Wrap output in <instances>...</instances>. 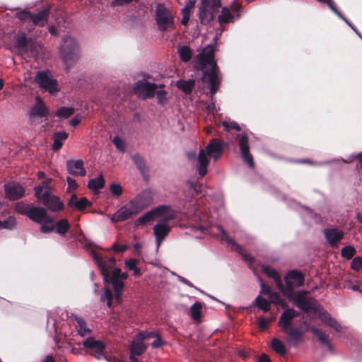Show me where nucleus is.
I'll use <instances>...</instances> for the list:
<instances>
[{
  "label": "nucleus",
  "instance_id": "1",
  "mask_svg": "<svg viewBox=\"0 0 362 362\" xmlns=\"http://www.w3.org/2000/svg\"><path fill=\"white\" fill-rule=\"evenodd\" d=\"M216 51L215 45H207L205 46V88L209 90L211 94V103L205 106V122L214 118L219 115V107H216V98L214 96L218 90L223 80V76L214 59Z\"/></svg>",
  "mask_w": 362,
  "mask_h": 362
},
{
  "label": "nucleus",
  "instance_id": "2",
  "mask_svg": "<svg viewBox=\"0 0 362 362\" xmlns=\"http://www.w3.org/2000/svg\"><path fill=\"white\" fill-rule=\"evenodd\" d=\"M175 216V212L170 206L160 205L140 216L138 221L141 224H144L153 219L160 218L153 228L156 248L158 249L165 238L170 231L171 228L168 221L174 219Z\"/></svg>",
  "mask_w": 362,
  "mask_h": 362
},
{
  "label": "nucleus",
  "instance_id": "3",
  "mask_svg": "<svg viewBox=\"0 0 362 362\" xmlns=\"http://www.w3.org/2000/svg\"><path fill=\"white\" fill-rule=\"evenodd\" d=\"M16 52L21 57H36L39 54L40 45L34 40L27 38L24 33L17 35L16 42Z\"/></svg>",
  "mask_w": 362,
  "mask_h": 362
},
{
  "label": "nucleus",
  "instance_id": "4",
  "mask_svg": "<svg viewBox=\"0 0 362 362\" xmlns=\"http://www.w3.org/2000/svg\"><path fill=\"white\" fill-rule=\"evenodd\" d=\"M60 57L63 62L69 65L75 62L80 56L78 44L71 35H66L59 46Z\"/></svg>",
  "mask_w": 362,
  "mask_h": 362
},
{
  "label": "nucleus",
  "instance_id": "5",
  "mask_svg": "<svg viewBox=\"0 0 362 362\" xmlns=\"http://www.w3.org/2000/svg\"><path fill=\"white\" fill-rule=\"evenodd\" d=\"M285 285L281 282L280 291L284 295L296 293V288L302 286L305 282V275L298 270L289 271L284 277Z\"/></svg>",
  "mask_w": 362,
  "mask_h": 362
},
{
  "label": "nucleus",
  "instance_id": "6",
  "mask_svg": "<svg viewBox=\"0 0 362 362\" xmlns=\"http://www.w3.org/2000/svg\"><path fill=\"white\" fill-rule=\"evenodd\" d=\"M155 21L158 29L164 32L175 27L174 17L169 9L163 4H158L155 11Z\"/></svg>",
  "mask_w": 362,
  "mask_h": 362
},
{
  "label": "nucleus",
  "instance_id": "7",
  "mask_svg": "<svg viewBox=\"0 0 362 362\" xmlns=\"http://www.w3.org/2000/svg\"><path fill=\"white\" fill-rule=\"evenodd\" d=\"M308 291L300 290L297 291L296 293H291L286 296L289 300L293 301L295 305L301 310L303 313H308L310 311H315L316 308L313 304L315 301L311 298H307L306 296Z\"/></svg>",
  "mask_w": 362,
  "mask_h": 362
},
{
  "label": "nucleus",
  "instance_id": "8",
  "mask_svg": "<svg viewBox=\"0 0 362 362\" xmlns=\"http://www.w3.org/2000/svg\"><path fill=\"white\" fill-rule=\"evenodd\" d=\"M139 213H141L140 211L131 199L114 213L110 220L112 223L122 222L133 218Z\"/></svg>",
  "mask_w": 362,
  "mask_h": 362
},
{
  "label": "nucleus",
  "instance_id": "9",
  "mask_svg": "<svg viewBox=\"0 0 362 362\" xmlns=\"http://www.w3.org/2000/svg\"><path fill=\"white\" fill-rule=\"evenodd\" d=\"M223 153V144L218 139H211L205 146V175L207 173V166L209 159L212 158L214 161L218 160Z\"/></svg>",
  "mask_w": 362,
  "mask_h": 362
},
{
  "label": "nucleus",
  "instance_id": "10",
  "mask_svg": "<svg viewBox=\"0 0 362 362\" xmlns=\"http://www.w3.org/2000/svg\"><path fill=\"white\" fill-rule=\"evenodd\" d=\"M83 349L88 350V352L98 360L105 358L107 361L109 360L105 357L104 351L105 346L100 340H97L94 337H87L83 342Z\"/></svg>",
  "mask_w": 362,
  "mask_h": 362
},
{
  "label": "nucleus",
  "instance_id": "11",
  "mask_svg": "<svg viewBox=\"0 0 362 362\" xmlns=\"http://www.w3.org/2000/svg\"><path fill=\"white\" fill-rule=\"evenodd\" d=\"M158 86L151 83L146 78L139 80L134 87V90L140 98L143 99L152 98L155 96L156 90Z\"/></svg>",
  "mask_w": 362,
  "mask_h": 362
},
{
  "label": "nucleus",
  "instance_id": "12",
  "mask_svg": "<svg viewBox=\"0 0 362 362\" xmlns=\"http://www.w3.org/2000/svg\"><path fill=\"white\" fill-rule=\"evenodd\" d=\"M216 228L219 231L218 236L221 241H225L227 244L230 245L231 249L239 253L245 261L254 262V258L250 254L246 253L243 247L231 238L222 226H217Z\"/></svg>",
  "mask_w": 362,
  "mask_h": 362
},
{
  "label": "nucleus",
  "instance_id": "13",
  "mask_svg": "<svg viewBox=\"0 0 362 362\" xmlns=\"http://www.w3.org/2000/svg\"><path fill=\"white\" fill-rule=\"evenodd\" d=\"M16 212L28 216L33 221H39L40 216L43 212V207L28 204L23 202H17L15 204Z\"/></svg>",
  "mask_w": 362,
  "mask_h": 362
},
{
  "label": "nucleus",
  "instance_id": "14",
  "mask_svg": "<svg viewBox=\"0 0 362 362\" xmlns=\"http://www.w3.org/2000/svg\"><path fill=\"white\" fill-rule=\"evenodd\" d=\"M35 81L39 84L40 87L50 93L57 91V82L53 79L51 74L48 71H40L35 76Z\"/></svg>",
  "mask_w": 362,
  "mask_h": 362
},
{
  "label": "nucleus",
  "instance_id": "15",
  "mask_svg": "<svg viewBox=\"0 0 362 362\" xmlns=\"http://www.w3.org/2000/svg\"><path fill=\"white\" fill-rule=\"evenodd\" d=\"M93 258L100 269L104 280H107L115 267V259L110 257L106 260L101 259L99 256L92 251Z\"/></svg>",
  "mask_w": 362,
  "mask_h": 362
},
{
  "label": "nucleus",
  "instance_id": "16",
  "mask_svg": "<svg viewBox=\"0 0 362 362\" xmlns=\"http://www.w3.org/2000/svg\"><path fill=\"white\" fill-rule=\"evenodd\" d=\"M153 200V192L150 189H146L136 195L132 201L141 212L151 204Z\"/></svg>",
  "mask_w": 362,
  "mask_h": 362
},
{
  "label": "nucleus",
  "instance_id": "17",
  "mask_svg": "<svg viewBox=\"0 0 362 362\" xmlns=\"http://www.w3.org/2000/svg\"><path fill=\"white\" fill-rule=\"evenodd\" d=\"M286 310L281 313L278 325L281 327V331H286V329L293 327V320L299 315V313L293 308H285Z\"/></svg>",
  "mask_w": 362,
  "mask_h": 362
},
{
  "label": "nucleus",
  "instance_id": "18",
  "mask_svg": "<svg viewBox=\"0 0 362 362\" xmlns=\"http://www.w3.org/2000/svg\"><path fill=\"white\" fill-rule=\"evenodd\" d=\"M239 140V146L240 148L241 156L244 161L251 168L254 167V160L252 154L250 153V147L248 142V136L246 134H241Z\"/></svg>",
  "mask_w": 362,
  "mask_h": 362
},
{
  "label": "nucleus",
  "instance_id": "19",
  "mask_svg": "<svg viewBox=\"0 0 362 362\" xmlns=\"http://www.w3.org/2000/svg\"><path fill=\"white\" fill-rule=\"evenodd\" d=\"M4 188L6 196L10 200H17L21 198L25 194L23 187L17 182L5 184Z\"/></svg>",
  "mask_w": 362,
  "mask_h": 362
},
{
  "label": "nucleus",
  "instance_id": "20",
  "mask_svg": "<svg viewBox=\"0 0 362 362\" xmlns=\"http://www.w3.org/2000/svg\"><path fill=\"white\" fill-rule=\"evenodd\" d=\"M188 160L192 165H196L198 169L199 174L204 175V148H200L199 154L197 155L195 151H189L187 153Z\"/></svg>",
  "mask_w": 362,
  "mask_h": 362
},
{
  "label": "nucleus",
  "instance_id": "21",
  "mask_svg": "<svg viewBox=\"0 0 362 362\" xmlns=\"http://www.w3.org/2000/svg\"><path fill=\"white\" fill-rule=\"evenodd\" d=\"M29 114L33 119L43 118L48 115L49 111L40 97L35 98V105L30 108Z\"/></svg>",
  "mask_w": 362,
  "mask_h": 362
},
{
  "label": "nucleus",
  "instance_id": "22",
  "mask_svg": "<svg viewBox=\"0 0 362 362\" xmlns=\"http://www.w3.org/2000/svg\"><path fill=\"white\" fill-rule=\"evenodd\" d=\"M66 167L67 172L74 176H84L86 175V171L82 160H69L66 161Z\"/></svg>",
  "mask_w": 362,
  "mask_h": 362
},
{
  "label": "nucleus",
  "instance_id": "23",
  "mask_svg": "<svg viewBox=\"0 0 362 362\" xmlns=\"http://www.w3.org/2000/svg\"><path fill=\"white\" fill-rule=\"evenodd\" d=\"M39 216L40 221L35 222L41 225L40 231L44 233L52 232L54 230V221L52 218L47 214L45 208L43 207V212Z\"/></svg>",
  "mask_w": 362,
  "mask_h": 362
},
{
  "label": "nucleus",
  "instance_id": "24",
  "mask_svg": "<svg viewBox=\"0 0 362 362\" xmlns=\"http://www.w3.org/2000/svg\"><path fill=\"white\" fill-rule=\"evenodd\" d=\"M51 179L35 187V194L37 202L42 203L52 195L50 192L51 187L49 185Z\"/></svg>",
  "mask_w": 362,
  "mask_h": 362
},
{
  "label": "nucleus",
  "instance_id": "25",
  "mask_svg": "<svg viewBox=\"0 0 362 362\" xmlns=\"http://www.w3.org/2000/svg\"><path fill=\"white\" fill-rule=\"evenodd\" d=\"M105 281H111L114 291L115 292V298L116 301L119 303L122 298V294L123 292V288L124 284L123 281L119 279L117 276H114V274L111 273V275L109 276L107 280H105Z\"/></svg>",
  "mask_w": 362,
  "mask_h": 362
},
{
  "label": "nucleus",
  "instance_id": "26",
  "mask_svg": "<svg viewBox=\"0 0 362 362\" xmlns=\"http://www.w3.org/2000/svg\"><path fill=\"white\" fill-rule=\"evenodd\" d=\"M42 204L46 206V209L51 211H59L64 209V204L60 199L53 194L46 199Z\"/></svg>",
  "mask_w": 362,
  "mask_h": 362
},
{
  "label": "nucleus",
  "instance_id": "27",
  "mask_svg": "<svg viewBox=\"0 0 362 362\" xmlns=\"http://www.w3.org/2000/svg\"><path fill=\"white\" fill-rule=\"evenodd\" d=\"M72 318L76 322L75 328L78 335L85 337L92 332V328L87 325L86 322L82 317L73 315Z\"/></svg>",
  "mask_w": 362,
  "mask_h": 362
},
{
  "label": "nucleus",
  "instance_id": "28",
  "mask_svg": "<svg viewBox=\"0 0 362 362\" xmlns=\"http://www.w3.org/2000/svg\"><path fill=\"white\" fill-rule=\"evenodd\" d=\"M324 235L331 245H335L344 238V232L337 228H326Z\"/></svg>",
  "mask_w": 362,
  "mask_h": 362
},
{
  "label": "nucleus",
  "instance_id": "29",
  "mask_svg": "<svg viewBox=\"0 0 362 362\" xmlns=\"http://www.w3.org/2000/svg\"><path fill=\"white\" fill-rule=\"evenodd\" d=\"M91 203L86 198L82 197L78 199L76 194H73L69 200L68 205L72 209H76L82 211L88 206H90Z\"/></svg>",
  "mask_w": 362,
  "mask_h": 362
},
{
  "label": "nucleus",
  "instance_id": "30",
  "mask_svg": "<svg viewBox=\"0 0 362 362\" xmlns=\"http://www.w3.org/2000/svg\"><path fill=\"white\" fill-rule=\"evenodd\" d=\"M320 317L322 320V322L325 325L329 326L333 328L336 332H339L341 331V325L333 318L329 313L326 311L322 312L320 314Z\"/></svg>",
  "mask_w": 362,
  "mask_h": 362
},
{
  "label": "nucleus",
  "instance_id": "31",
  "mask_svg": "<svg viewBox=\"0 0 362 362\" xmlns=\"http://www.w3.org/2000/svg\"><path fill=\"white\" fill-rule=\"evenodd\" d=\"M187 185L189 187V194L192 197L197 199L202 198V186L199 184L196 179L192 178L187 181Z\"/></svg>",
  "mask_w": 362,
  "mask_h": 362
},
{
  "label": "nucleus",
  "instance_id": "32",
  "mask_svg": "<svg viewBox=\"0 0 362 362\" xmlns=\"http://www.w3.org/2000/svg\"><path fill=\"white\" fill-rule=\"evenodd\" d=\"M49 8L40 11L37 14H32L31 22L33 25L43 26L48 19Z\"/></svg>",
  "mask_w": 362,
  "mask_h": 362
},
{
  "label": "nucleus",
  "instance_id": "33",
  "mask_svg": "<svg viewBox=\"0 0 362 362\" xmlns=\"http://www.w3.org/2000/svg\"><path fill=\"white\" fill-rule=\"evenodd\" d=\"M312 333L317 337L322 345L326 346L330 351H333V346L329 339V335L324 333L321 329L317 327L311 328Z\"/></svg>",
  "mask_w": 362,
  "mask_h": 362
},
{
  "label": "nucleus",
  "instance_id": "34",
  "mask_svg": "<svg viewBox=\"0 0 362 362\" xmlns=\"http://www.w3.org/2000/svg\"><path fill=\"white\" fill-rule=\"evenodd\" d=\"M205 2V18H207V13L210 12L211 19H214V13L218 11L221 7V0H204Z\"/></svg>",
  "mask_w": 362,
  "mask_h": 362
},
{
  "label": "nucleus",
  "instance_id": "35",
  "mask_svg": "<svg viewBox=\"0 0 362 362\" xmlns=\"http://www.w3.org/2000/svg\"><path fill=\"white\" fill-rule=\"evenodd\" d=\"M146 344L135 338L129 346L130 354L140 356L146 351Z\"/></svg>",
  "mask_w": 362,
  "mask_h": 362
},
{
  "label": "nucleus",
  "instance_id": "36",
  "mask_svg": "<svg viewBox=\"0 0 362 362\" xmlns=\"http://www.w3.org/2000/svg\"><path fill=\"white\" fill-rule=\"evenodd\" d=\"M262 271L269 277H271L274 280L276 287L280 290L281 287V279L279 273L274 269L264 264L262 265Z\"/></svg>",
  "mask_w": 362,
  "mask_h": 362
},
{
  "label": "nucleus",
  "instance_id": "37",
  "mask_svg": "<svg viewBox=\"0 0 362 362\" xmlns=\"http://www.w3.org/2000/svg\"><path fill=\"white\" fill-rule=\"evenodd\" d=\"M52 138V149L54 151H57L62 146L63 141L68 138V134L65 132H55Z\"/></svg>",
  "mask_w": 362,
  "mask_h": 362
},
{
  "label": "nucleus",
  "instance_id": "38",
  "mask_svg": "<svg viewBox=\"0 0 362 362\" xmlns=\"http://www.w3.org/2000/svg\"><path fill=\"white\" fill-rule=\"evenodd\" d=\"M177 86L186 94H189L195 86V81L194 79H189L187 81L180 79L177 81Z\"/></svg>",
  "mask_w": 362,
  "mask_h": 362
},
{
  "label": "nucleus",
  "instance_id": "39",
  "mask_svg": "<svg viewBox=\"0 0 362 362\" xmlns=\"http://www.w3.org/2000/svg\"><path fill=\"white\" fill-rule=\"evenodd\" d=\"M286 334L288 338L293 341H299L302 339L303 332L297 327H291V328L286 329V331H282Z\"/></svg>",
  "mask_w": 362,
  "mask_h": 362
},
{
  "label": "nucleus",
  "instance_id": "40",
  "mask_svg": "<svg viewBox=\"0 0 362 362\" xmlns=\"http://www.w3.org/2000/svg\"><path fill=\"white\" fill-rule=\"evenodd\" d=\"M271 347L279 356H284L287 353L284 344L277 338H274L271 341Z\"/></svg>",
  "mask_w": 362,
  "mask_h": 362
},
{
  "label": "nucleus",
  "instance_id": "41",
  "mask_svg": "<svg viewBox=\"0 0 362 362\" xmlns=\"http://www.w3.org/2000/svg\"><path fill=\"white\" fill-rule=\"evenodd\" d=\"M54 226L57 233L62 236L65 235L70 228L69 223L66 219H62L59 221H57Z\"/></svg>",
  "mask_w": 362,
  "mask_h": 362
},
{
  "label": "nucleus",
  "instance_id": "42",
  "mask_svg": "<svg viewBox=\"0 0 362 362\" xmlns=\"http://www.w3.org/2000/svg\"><path fill=\"white\" fill-rule=\"evenodd\" d=\"M254 305H255L259 309L263 310L264 312H268L271 309V302L261 296H258L256 297Z\"/></svg>",
  "mask_w": 362,
  "mask_h": 362
},
{
  "label": "nucleus",
  "instance_id": "43",
  "mask_svg": "<svg viewBox=\"0 0 362 362\" xmlns=\"http://www.w3.org/2000/svg\"><path fill=\"white\" fill-rule=\"evenodd\" d=\"M194 67L202 72L201 78H204V49L199 50V54L193 60Z\"/></svg>",
  "mask_w": 362,
  "mask_h": 362
},
{
  "label": "nucleus",
  "instance_id": "44",
  "mask_svg": "<svg viewBox=\"0 0 362 362\" xmlns=\"http://www.w3.org/2000/svg\"><path fill=\"white\" fill-rule=\"evenodd\" d=\"M177 52L182 62H187L191 59L192 52L191 49L188 46H178Z\"/></svg>",
  "mask_w": 362,
  "mask_h": 362
},
{
  "label": "nucleus",
  "instance_id": "45",
  "mask_svg": "<svg viewBox=\"0 0 362 362\" xmlns=\"http://www.w3.org/2000/svg\"><path fill=\"white\" fill-rule=\"evenodd\" d=\"M202 307V305L200 303H195L190 308L191 317L194 321L198 323L201 321L202 314L200 310Z\"/></svg>",
  "mask_w": 362,
  "mask_h": 362
},
{
  "label": "nucleus",
  "instance_id": "46",
  "mask_svg": "<svg viewBox=\"0 0 362 362\" xmlns=\"http://www.w3.org/2000/svg\"><path fill=\"white\" fill-rule=\"evenodd\" d=\"M105 185V180L102 175L98 177L91 179L88 184L89 189L93 190H98L102 189Z\"/></svg>",
  "mask_w": 362,
  "mask_h": 362
},
{
  "label": "nucleus",
  "instance_id": "47",
  "mask_svg": "<svg viewBox=\"0 0 362 362\" xmlns=\"http://www.w3.org/2000/svg\"><path fill=\"white\" fill-rule=\"evenodd\" d=\"M233 16L227 7L222 8L221 14L218 15V21L220 23H227L233 21Z\"/></svg>",
  "mask_w": 362,
  "mask_h": 362
},
{
  "label": "nucleus",
  "instance_id": "48",
  "mask_svg": "<svg viewBox=\"0 0 362 362\" xmlns=\"http://www.w3.org/2000/svg\"><path fill=\"white\" fill-rule=\"evenodd\" d=\"M269 301L271 303H274L276 305H281L282 308H285L287 307V303L285 302L284 299L281 298L280 295L277 292L273 291L269 296Z\"/></svg>",
  "mask_w": 362,
  "mask_h": 362
},
{
  "label": "nucleus",
  "instance_id": "49",
  "mask_svg": "<svg viewBox=\"0 0 362 362\" xmlns=\"http://www.w3.org/2000/svg\"><path fill=\"white\" fill-rule=\"evenodd\" d=\"M189 234L195 238H202L204 234V226L202 224L191 226L189 227Z\"/></svg>",
  "mask_w": 362,
  "mask_h": 362
},
{
  "label": "nucleus",
  "instance_id": "50",
  "mask_svg": "<svg viewBox=\"0 0 362 362\" xmlns=\"http://www.w3.org/2000/svg\"><path fill=\"white\" fill-rule=\"evenodd\" d=\"M158 86L159 89H157L156 90L155 95H156V98L158 99V103L159 104L163 105L167 101V97H166L167 92L163 89V88H164L163 84H160Z\"/></svg>",
  "mask_w": 362,
  "mask_h": 362
},
{
  "label": "nucleus",
  "instance_id": "51",
  "mask_svg": "<svg viewBox=\"0 0 362 362\" xmlns=\"http://www.w3.org/2000/svg\"><path fill=\"white\" fill-rule=\"evenodd\" d=\"M74 108L67 107H61L56 112V115L62 119H66L74 113Z\"/></svg>",
  "mask_w": 362,
  "mask_h": 362
},
{
  "label": "nucleus",
  "instance_id": "52",
  "mask_svg": "<svg viewBox=\"0 0 362 362\" xmlns=\"http://www.w3.org/2000/svg\"><path fill=\"white\" fill-rule=\"evenodd\" d=\"M16 218L14 216H9L6 220L0 221V229L12 230L16 226Z\"/></svg>",
  "mask_w": 362,
  "mask_h": 362
},
{
  "label": "nucleus",
  "instance_id": "53",
  "mask_svg": "<svg viewBox=\"0 0 362 362\" xmlns=\"http://www.w3.org/2000/svg\"><path fill=\"white\" fill-rule=\"evenodd\" d=\"M126 267L129 269L134 272V274L135 276L141 275V270L137 267L138 261L136 259H130L129 260L125 261Z\"/></svg>",
  "mask_w": 362,
  "mask_h": 362
},
{
  "label": "nucleus",
  "instance_id": "54",
  "mask_svg": "<svg viewBox=\"0 0 362 362\" xmlns=\"http://www.w3.org/2000/svg\"><path fill=\"white\" fill-rule=\"evenodd\" d=\"M341 253L343 257L351 259L356 254V250L353 246L348 245L341 249Z\"/></svg>",
  "mask_w": 362,
  "mask_h": 362
},
{
  "label": "nucleus",
  "instance_id": "55",
  "mask_svg": "<svg viewBox=\"0 0 362 362\" xmlns=\"http://www.w3.org/2000/svg\"><path fill=\"white\" fill-rule=\"evenodd\" d=\"M112 298H113V296H112V291L109 288H105L103 293L100 296V300L102 301L106 300L107 305L108 307H111Z\"/></svg>",
  "mask_w": 362,
  "mask_h": 362
},
{
  "label": "nucleus",
  "instance_id": "56",
  "mask_svg": "<svg viewBox=\"0 0 362 362\" xmlns=\"http://www.w3.org/2000/svg\"><path fill=\"white\" fill-rule=\"evenodd\" d=\"M258 320V327L262 331H265L269 328V325L271 323L272 320H274L273 318L271 320L267 319L263 316H260L257 319Z\"/></svg>",
  "mask_w": 362,
  "mask_h": 362
},
{
  "label": "nucleus",
  "instance_id": "57",
  "mask_svg": "<svg viewBox=\"0 0 362 362\" xmlns=\"http://www.w3.org/2000/svg\"><path fill=\"white\" fill-rule=\"evenodd\" d=\"M110 191L112 196L118 197L122 194L123 189L121 185L112 183L110 185Z\"/></svg>",
  "mask_w": 362,
  "mask_h": 362
},
{
  "label": "nucleus",
  "instance_id": "58",
  "mask_svg": "<svg viewBox=\"0 0 362 362\" xmlns=\"http://www.w3.org/2000/svg\"><path fill=\"white\" fill-rule=\"evenodd\" d=\"M222 125L224 127V130L227 132H228L230 129H235L237 131L241 130L240 125L234 121H224L222 122Z\"/></svg>",
  "mask_w": 362,
  "mask_h": 362
},
{
  "label": "nucleus",
  "instance_id": "59",
  "mask_svg": "<svg viewBox=\"0 0 362 362\" xmlns=\"http://www.w3.org/2000/svg\"><path fill=\"white\" fill-rule=\"evenodd\" d=\"M156 335V333L153 332L141 331L136 334L135 338L144 342V340L149 339L151 337H154V336Z\"/></svg>",
  "mask_w": 362,
  "mask_h": 362
},
{
  "label": "nucleus",
  "instance_id": "60",
  "mask_svg": "<svg viewBox=\"0 0 362 362\" xmlns=\"http://www.w3.org/2000/svg\"><path fill=\"white\" fill-rule=\"evenodd\" d=\"M16 17L23 21H31L32 13L27 11H21L16 13Z\"/></svg>",
  "mask_w": 362,
  "mask_h": 362
},
{
  "label": "nucleus",
  "instance_id": "61",
  "mask_svg": "<svg viewBox=\"0 0 362 362\" xmlns=\"http://www.w3.org/2000/svg\"><path fill=\"white\" fill-rule=\"evenodd\" d=\"M116 148L120 151H124L125 144L124 141L119 136H115L112 140Z\"/></svg>",
  "mask_w": 362,
  "mask_h": 362
},
{
  "label": "nucleus",
  "instance_id": "62",
  "mask_svg": "<svg viewBox=\"0 0 362 362\" xmlns=\"http://www.w3.org/2000/svg\"><path fill=\"white\" fill-rule=\"evenodd\" d=\"M351 267L354 270L356 271H359L361 269H362V257H356L354 258Z\"/></svg>",
  "mask_w": 362,
  "mask_h": 362
},
{
  "label": "nucleus",
  "instance_id": "63",
  "mask_svg": "<svg viewBox=\"0 0 362 362\" xmlns=\"http://www.w3.org/2000/svg\"><path fill=\"white\" fill-rule=\"evenodd\" d=\"M112 274H114V276H117L119 279L122 281L126 280L128 277V274L127 272H122L121 269L119 268H114Z\"/></svg>",
  "mask_w": 362,
  "mask_h": 362
},
{
  "label": "nucleus",
  "instance_id": "64",
  "mask_svg": "<svg viewBox=\"0 0 362 362\" xmlns=\"http://www.w3.org/2000/svg\"><path fill=\"white\" fill-rule=\"evenodd\" d=\"M133 160H134V163L136 165V166L140 170H142L144 168V163L143 161V158L140 155H139V154L134 155L133 156Z\"/></svg>",
  "mask_w": 362,
  "mask_h": 362
}]
</instances>
